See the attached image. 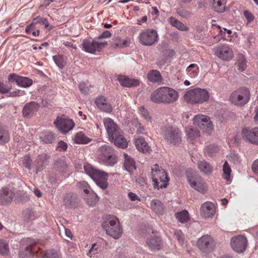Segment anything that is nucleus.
<instances>
[{"mask_svg":"<svg viewBox=\"0 0 258 258\" xmlns=\"http://www.w3.org/2000/svg\"><path fill=\"white\" fill-rule=\"evenodd\" d=\"M103 123L111 142L119 148H126L127 141L117 124L110 118H104Z\"/></svg>","mask_w":258,"mask_h":258,"instance_id":"1","label":"nucleus"},{"mask_svg":"<svg viewBox=\"0 0 258 258\" xmlns=\"http://www.w3.org/2000/svg\"><path fill=\"white\" fill-rule=\"evenodd\" d=\"M179 94L174 89L162 87L155 90L151 95V101L155 103L170 104L175 102L178 98Z\"/></svg>","mask_w":258,"mask_h":258,"instance_id":"2","label":"nucleus"},{"mask_svg":"<svg viewBox=\"0 0 258 258\" xmlns=\"http://www.w3.org/2000/svg\"><path fill=\"white\" fill-rule=\"evenodd\" d=\"M84 169L85 172L95 181L98 186L102 189L107 188V173L96 169L90 164L84 165Z\"/></svg>","mask_w":258,"mask_h":258,"instance_id":"3","label":"nucleus"},{"mask_svg":"<svg viewBox=\"0 0 258 258\" xmlns=\"http://www.w3.org/2000/svg\"><path fill=\"white\" fill-rule=\"evenodd\" d=\"M151 176L154 187L157 189L165 188L169 181V177L164 169L155 164L152 168Z\"/></svg>","mask_w":258,"mask_h":258,"instance_id":"4","label":"nucleus"},{"mask_svg":"<svg viewBox=\"0 0 258 258\" xmlns=\"http://www.w3.org/2000/svg\"><path fill=\"white\" fill-rule=\"evenodd\" d=\"M107 235L115 239L118 238L122 234V230L118 219L114 216L108 217L102 225Z\"/></svg>","mask_w":258,"mask_h":258,"instance_id":"5","label":"nucleus"},{"mask_svg":"<svg viewBox=\"0 0 258 258\" xmlns=\"http://www.w3.org/2000/svg\"><path fill=\"white\" fill-rule=\"evenodd\" d=\"M209 98L208 91L205 89L197 88L186 92L184 99L188 102L199 103L207 101Z\"/></svg>","mask_w":258,"mask_h":258,"instance_id":"6","label":"nucleus"},{"mask_svg":"<svg viewBox=\"0 0 258 258\" xmlns=\"http://www.w3.org/2000/svg\"><path fill=\"white\" fill-rule=\"evenodd\" d=\"M99 159L107 166H113L117 163V157L114 154L112 148L104 145L98 149Z\"/></svg>","mask_w":258,"mask_h":258,"instance_id":"7","label":"nucleus"},{"mask_svg":"<svg viewBox=\"0 0 258 258\" xmlns=\"http://www.w3.org/2000/svg\"><path fill=\"white\" fill-rule=\"evenodd\" d=\"M140 42L145 46H151L158 40L157 31L153 29L142 30L139 36Z\"/></svg>","mask_w":258,"mask_h":258,"instance_id":"8","label":"nucleus"},{"mask_svg":"<svg viewBox=\"0 0 258 258\" xmlns=\"http://www.w3.org/2000/svg\"><path fill=\"white\" fill-rule=\"evenodd\" d=\"M249 92L244 88H239L233 92L230 96V101L233 104L241 106L245 104L249 99Z\"/></svg>","mask_w":258,"mask_h":258,"instance_id":"9","label":"nucleus"},{"mask_svg":"<svg viewBox=\"0 0 258 258\" xmlns=\"http://www.w3.org/2000/svg\"><path fill=\"white\" fill-rule=\"evenodd\" d=\"M164 139L168 143L176 145L181 142V132L176 127H166L164 132Z\"/></svg>","mask_w":258,"mask_h":258,"instance_id":"10","label":"nucleus"},{"mask_svg":"<svg viewBox=\"0 0 258 258\" xmlns=\"http://www.w3.org/2000/svg\"><path fill=\"white\" fill-rule=\"evenodd\" d=\"M53 123L55 127L63 134L68 133L75 126L73 120L66 118L63 115L57 116Z\"/></svg>","mask_w":258,"mask_h":258,"instance_id":"11","label":"nucleus"},{"mask_svg":"<svg viewBox=\"0 0 258 258\" xmlns=\"http://www.w3.org/2000/svg\"><path fill=\"white\" fill-rule=\"evenodd\" d=\"M213 50L215 55L223 60L229 61L234 56L232 49L226 44L217 45Z\"/></svg>","mask_w":258,"mask_h":258,"instance_id":"12","label":"nucleus"},{"mask_svg":"<svg viewBox=\"0 0 258 258\" xmlns=\"http://www.w3.org/2000/svg\"><path fill=\"white\" fill-rule=\"evenodd\" d=\"M194 123L206 133H210L213 130L212 122L207 116L201 114L196 115L194 119Z\"/></svg>","mask_w":258,"mask_h":258,"instance_id":"13","label":"nucleus"},{"mask_svg":"<svg viewBox=\"0 0 258 258\" xmlns=\"http://www.w3.org/2000/svg\"><path fill=\"white\" fill-rule=\"evenodd\" d=\"M241 134L245 142L258 145V127L243 128Z\"/></svg>","mask_w":258,"mask_h":258,"instance_id":"14","label":"nucleus"},{"mask_svg":"<svg viewBox=\"0 0 258 258\" xmlns=\"http://www.w3.org/2000/svg\"><path fill=\"white\" fill-rule=\"evenodd\" d=\"M106 45V42H99L95 40L90 41L87 39L84 40L82 44L84 50L90 53H94L96 51H100Z\"/></svg>","mask_w":258,"mask_h":258,"instance_id":"15","label":"nucleus"},{"mask_svg":"<svg viewBox=\"0 0 258 258\" xmlns=\"http://www.w3.org/2000/svg\"><path fill=\"white\" fill-rule=\"evenodd\" d=\"M190 186L195 190L201 193L207 191V186L203 179L200 176H195L187 178Z\"/></svg>","mask_w":258,"mask_h":258,"instance_id":"16","label":"nucleus"},{"mask_svg":"<svg viewBox=\"0 0 258 258\" xmlns=\"http://www.w3.org/2000/svg\"><path fill=\"white\" fill-rule=\"evenodd\" d=\"M213 239L208 235H203L197 241L198 248L206 253L210 252L213 249Z\"/></svg>","mask_w":258,"mask_h":258,"instance_id":"17","label":"nucleus"},{"mask_svg":"<svg viewBox=\"0 0 258 258\" xmlns=\"http://www.w3.org/2000/svg\"><path fill=\"white\" fill-rule=\"evenodd\" d=\"M247 240L242 235L233 237L231 240V246L232 249L237 252H243L246 249Z\"/></svg>","mask_w":258,"mask_h":258,"instance_id":"18","label":"nucleus"},{"mask_svg":"<svg viewBox=\"0 0 258 258\" xmlns=\"http://www.w3.org/2000/svg\"><path fill=\"white\" fill-rule=\"evenodd\" d=\"M8 80L11 82H15L18 86L25 88L31 86L33 83L31 79L17 75L15 74H10L8 77Z\"/></svg>","mask_w":258,"mask_h":258,"instance_id":"19","label":"nucleus"},{"mask_svg":"<svg viewBox=\"0 0 258 258\" xmlns=\"http://www.w3.org/2000/svg\"><path fill=\"white\" fill-rule=\"evenodd\" d=\"M39 104L35 101H31L26 103L22 109V114L24 117L30 118L38 110Z\"/></svg>","mask_w":258,"mask_h":258,"instance_id":"20","label":"nucleus"},{"mask_svg":"<svg viewBox=\"0 0 258 258\" xmlns=\"http://www.w3.org/2000/svg\"><path fill=\"white\" fill-rule=\"evenodd\" d=\"M14 191L8 187L0 189V204L7 205L11 203L14 197Z\"/></svg>","mask_w":258,"mask_h":258,"instance_id":"21","label":"nucleus"},{"mask_svg":"<svg viewBox=\"0 0 258 258\" xmlns=\"http://www.w3.org/2000/svg\"><path fill=\"white\" fill-rule=\"evenodd\" d=\"M200 212L203 217L212 218L215 213V207L212 202H206L201 206Z\"/></svg>","mask_w":258,"mask_h":258,"instance_id":"22","label":"nucleus"},{"mask_svg":"<svg viewBox=\"0 0 258 258\" xmlns=\"http://www.w3.org/2000/svg\"><path fill=\"white\" fill-rule=\"evenodd\" d=\"M95 104L97 107L103 111L110 112L112 111V107L109 102L102 96H99L96 99Z\"/></svg>","mask_w":258,"mask_h":258,"instance_id":"23","label":"nucleus"},{"mask_svg":"<svg viewBox=\"0 0 258 258\" xmlns=\"http://www.w3.org/2000/svg\"><path fill=\"white\" fill-rule=\"evenodd\" d=\"M117 80L120 84L125 87H136L140 85V81L137 79H132L125 76H118Z\"/></svg>","mask_w":258,"mask_h":258,"instance_id":"24","label":"nucleus"},{"mask_svg":"<svg viewBox=\"0 0 258 258\" xmlns=\"http://www.w3.org/2000/svg\"><path fill=\"white\" fill-rule=\"evenodd\" d=\"M198 167L201 172L207 175H210L213 171V166L205 160L199 161Z\"/></svg>","mask_w":258,"mask_h":258,"instance_id":"25","label":"nucleus"},{"mask_svg":"<svg viewBox=\"0 0 258 258\" xmlns=\"http://www.w3.org/2000/svg\"><path fill=\"white\" fill-rule=\"evenodd\" d=\"M124 167L125 170L129 172H133L136 169L134 160L125 153L124 154Z\"/></svg>","mask_w":258,"mask_h":258,"instance_id":"26","label":"nucleus"},{"mask_svg":"<svg viewBox=\"0 0 258 258\" xmlns=\"http://www.w3.org/2000/svg\"><path fill=\"white\" fill-rule=\"evenodd\" d=\"M147 78L150 82L153 83L160 84L162 81L160 73L155 70H152L148 73Z\"/></svg>","mask_w":258,"mask_h":258,"instance_id":"27","label":"nucleus"},{"mask_svg":"<svg viewBox=\"0 0 258 258\" xmlns=\"http://www.w3.org/2000/svg\"><path fill=\"white\" fill-rule=\"evenodd\" d=\"M135 145L138 150L142 152H148L150 150V147L142 137H139L135 140Z\"/></svg>","mask_w":258,"mask_h":258,"instance_id":"28","label":"nucleus"},{"mask_svg":"<svg viewBox=\"0 0 258 258\" xmlns=\"http://www.w3.org/2000/svg\"><path fill=\"white\" fill-rule=\"evenodd\" d=\"M151 208L156 214L161 215L164 214L165 207L162 203L158 200L152 201Z\"/></svg>","mask_w":258,"mask_h":258,"instance_id":"29","label":"nucleus"},{"mask_svg":"<svg viewBox=\"0 0 258 258\" xmlns=\"http://www.w3.org/2000/svg\"><path fill=\"white\" fill-rule=\"evenodd\" d=\"M213 4L215 11L222 13L225 10L227 0H209Z\"/></svg>","mask_w":258,"mask_h":258,"instance_id":"30","label":"nucleus"},{"mask_svg":"<svg viewBox=\"0 0 258 258\" xmlns=\"http://www.w3.org/2000/svg\"><path fill=\"white\" fill-rule=\"evenodd\" d=\"M147 243L150 248L152 249H159L161 240L160 237L154 236L148 239Z\"/></svg>","mask_w":258,"mask_h":258,"instance_id":"31","label":"nucleus"},{"mask_svg":"<svg viewBox=\"0 0 258 258\" xmlns=\"http://www.w3.org/2000/svg\"><path fill=\"white\" fill-rule=\"evenodd\" d=\"M167 21L171 25L180 31H184L188 30L187 27H186L181 22L179 21L174 17H171L167 19Z\"/></svg>","mask_w":258,"mask_h":258,"instance_id":"32","label":"nucleus"},{"mask_svg":"<svg viewBox=\"0 0 258 258\" xmlns=\"http://www.w3.org/2000/svg\"><path fill=\"white\" fill-rule=\"evenodd\" d=\"M84 199L88 205L90 207L94 206L98 201V196L93 191L85 195Z\"/></svg>","mask_w":258,"mask_h":258,"instance_id":"33","label":"nucleus"},{"mask_svg":"<svg viewBox=\"0 0 258 258\" xmlns=\"http://www.w3.org/2000/svg\"><path fill=\"white\" fill-rule=\"evenodd\" d=\"M77 200L76 195L74 194H68L63 198V203L68 208H72Z\"/></svg>","mask_w":258,"mask_h":258,"instance_id":"34","label":"nucleus"},{"mask_svg":"<svg viewBox=\"0 0 258 258\" xmlns=\"http://www.w3.org/2000/svg\"><path fill=\"white\" fill-rule=\"evenodd\" d=\"M130 43L127 39L121 40L119 37H114L111 41L112 46L114 48L127 46Z\"/></svg>","mask_w":258,"mask_h":258,"instance_id":"35","label":"nucleus"},{"mask_svg":"<svg viewBox=\"0 0 258 258\" xmlns=\"http://www.w3.org/2000/svg\"><path fill=\"white\" fill-rule=\"evenodd\" d=\"M186 135L190 141H193L200 137V132L196 128L191 126H188L186 128Z\"/></svg>","mask_w":258,"mask_h":258,"instance_id":"36","label":"nucleus"},{"mask_svg":"<svg viewBox=\"0 0 258 258\" xmlns=\"http://www.w3.org/2000/svg\"><path fill=\"white\" fill-rule=\"evenodd\" d=\"M10 137L9 132L0 124V143L4 144L10 141Z\"/></svg>","mask_w":258,"mask_h":258,"instance_id":"37","label":"nucleus"},{"mask_svg":"<svg viewBox=\"0 0 258 258\" xmlns=\"http://www.w3.org/2000/svg\"><path fill=\"white\" fill-rule=\"evenodd\" d=\"M74 141L77 144H87L90 142L91 140L86 137L85 135L82 132H79L76 134Z\"/></svg>","mask_w":258,"mask_h":258,"instance_id":"38","label":"nucleus"},{"mask_svg":"<svg viewBox=\"0 0 258 258\" xmlns=\"http://www.w3.org/2000/svg\"><path fill=\"white\" fill-rule=\"evenodd\" d=\"M175 217L179 222L184 223L189 220V214L187 211L183 210L175 213Z\"/></svg>","mask_w":258,"mask_h":258,"instance_id":"39","label":"nucleus"},{"mask_svg":"<svg viewBox=\"0 0 258 258\" xmlns=\"http://www.w3.org/2000/svg\"><path fill=\"white\" fill-rule=\"evenodd\" d=\"M44 162V157L43 156H38L37 159L32 164L33 167L35 169L36 172L41 171L42 169L43 163Z\"/></svg>","mask_w":258,"mask_h":258,"instance_id":"40","label":"nucleus"},{"mask_svg":"<svg viewBox=\"0 0 258 258\" xmlns=\"http://www.w3.org/2000/svg\"><path fill=\"white\" fill-rule=\"evenodd\" d=\"M237 69L241 72L246 68V60L242 54H239L237 61Z\"/></svg>","mask_w":258,"mask_h":258,"instance_id":"41","label":"nucleus"},{"mask_svg":"<svg viewBox=\"0 0 258 258\" xmlns=\"http://www.w3.org/2000/svg\"><path fill=\"white\" fill-rule=\"evenodd\" d=\"M53 60L60 69H62L66 64V59L60 55H54L53 56Z\"/></svg>","mask_w":258,"mask_h":258,"instance_id":"42","label":"nucleus"},{"mask_svg":"<svg viewBox=\"0 0 258 258\" xmlns=\"http://www.w3.org/2000/svg\"><path fill=\"white\" fill-rule=\"evenodd\" d=\"M9 253V247L8 243L3 239H0V254L7 255Z\"/></svg>","mask_w":258,"mask_h":258,"instance_id":"43","label":"nucleus"},{"mask_svg":"<svg viewBox=\"0 0 258 258\" xmlns=\"http://www.w3.org/2000/svg\"><path fill=\"white\" fill-rule=\"evenodd\" d=\"M23 216L24 220L29 221L35 219V213L31 209H28L23 211Z\"/></svg>","mask_w":258,"mask_h":258,"instance_id":"44","label":"nucleus"},{"mask_svg":"<svg viewBox=\"0 0 258 258\" xmlns=\"http://www.w3.org/2000/svg\"><path fill=\"white\" fill-rule=\"evenodd\" d=\"M78 187L83 189L84 193L87 195L89 194L91 191H93L89 185L85 181H82L77 183Z\"/></svg>","mask_w":258,"mask_h":258,"instance_id":"45","label":"nucleus"},{"mask_svg":"<svg viewBox=\"0 0 258 258\" xmlns=\"http://www.w3.org/2000/svg\"><path fill=\"white\" fill-rule=\"evenodd\" d=\"M176 12L179 16L185 19H189L192 16L190 12L182 9H176Z\"/></svg>","mask_w":258,"mask_h":258,"instance_id":"46","label":"nucleus"},{"mask_svg":"<svg viewBox=\"0 0 258 258\" xmlns=\"http://www.w3.org/2000/svg\"><path fill=\"white\" fill-rule=\"evenodd\" d=\"M42 141L46 144H51L55 141L54 135L51 133H46L42 138Z\"/></svg>","mask_w":258,"mask_h":258,"instance_id":"47","label":"nucleus"},{"mask_svg":"<svg viewBox=\"0 0 258 258\" xmlns=\"http://www.w3.org/2000/svg\"><path fill=\"white\" fill-rule=\"evenodd\" d=\"M20 162H21L22 164L28 168V170H30L33 167L32 165L31 164V160L29 155H26L21 158Z\"/></svg>","mask_w":258,"mask_h":258,"instance_id":"48","label":"nucleus"},{"mask_svg":"<svg viewBox=\"0 0 258 258\" xmlns=\"http://www.w3.org/2000/svg\"><path fill=\"white\" fill-rule=\"evenodd\" d=\"M32 255V250L29 246H26L25 250L20 254L21 258H30Z\"/></svg>","mask_w":258,"mask_h":258,"instance_id":"49","label":"nucleus"},{"mask_svg":"<svg viewBox=\"0 0 258 258\" xmlns=\"http://www.w3.org/2000/svg\"><path fill=\"white\" fill-rule=\"evenodd\" d=\"M174 237L178 240L180 245L183 244L184 236L180 230H176L174 233Z\"/></svg>","mask_w":258,"mask_h":258,"instance_id":"50","label":"nucleus"},{"mask_svg":"<svg viewBox=\"0 0 258 258\" xmlns=\"http://www.w3.org/2000/svg\"><path fill=\"white\" fill-rule=\"evenodd\" d=\"M38 19V17L35 18L33 19L32 23L26 27L25 31L27 34H29L31 32L32 30H35V26L37 24H38L39 23V21H37V20Z\"/></svg>","mask_w":258,"mask_h":258,"instance_id":"51","label":"nucleus"},{"mask_svg":"<svg viewBox=\"0 0 258 258\" xmlns=\"http://www.w3.org/2000/svg\"><path fill=\"white\" fill-rule=\"evenodd\" d=\"M223 170L224 173L225 175V176L224 178L228 180V179L229 178V176L230 175L231 170V168L227 161H226L223 165Z\"/></svg>","mask_w":258,"mask_h":258,"instance_id":"52","label":"nucleus"},{"mask_svg":"<svg viewBox=\"0 0 258 258\" xmlns=\"http://www.w3.org/2000/svg\"><path fill=\"white\" fill-rule=\"evenodd\" d=\"M22 244L26 245V246H29L30 248H31V246L36 244L37 241L31 238H27L25 239H23L22 241Z\"/></svg>","mask_w":258,"mask_h":258,"instance_id":"53","label":"nucleus"},{"mask_svg":"<svg viewBox=\"0 0 258 258\" xmlns=\"http://www.w3.org/2000/svg\"><path fill=\"white\" fill-rule=\"evenodd\" d=\"M43 257L45 258H58V254L53 250H50L43 253Z\"/></svg>","mask_w":258,"mask_h":258,"instance_id":"54","label":"nucleus"},{"mask_svg":"<svg viewBox=\"0 0 258 258\" xmlns=\"http://www.w3.org/2000/svg\"><path fill=\"white\" fill-rule=\"evenodd\" d=\"M198 67L196 64H190L187 68L186 71L191 75L192 73L196 76L197 75V70Z\"/></svg>","mask_w":258,"mask_h":258,"instance_id":"55","label":"nucleus"},{"mask_svg":"<svg viewBox=\"0 0 258 258\" xmlns=\"http://www.w3.org/2000/svg\"><path fill=\"white\" fill-rule=\"evenodd\" d=\"M140 111L141 115L144 118V119L148 122H151V118L149 115V113L145 109L144 106H141L140 107Z\"/></svg>","mask_w":258,"mask_h":258,"instance_id":"56","label":"nucleus"},{"mask_svg":"<svg viewBox=\"0 0 258 258\" xmlns=\"http://www.w3.org/2000/svg\"><path fill=\"white\" fill-rule=\"evenodd\" d=\"M67 144L63 141H60L57 143V148L59 151H64L67 149Z\"/></svg>","mask_w":258,"mask_h":258,"instance_id":"57","label":"nucleus"},{"mask_svg":"<svg viewBox=\"0 0 258 258\" xmlns=\"http://www.w3.org/2000/svg\"><path fill=\"white\" fill-rule=\"evenodd\" d=\"M11 89V87H7L5 84L0 82V93L5 94L9 92Z\"/></svg>","mask_w":258,"mask_h":258,"instance_id":"58","label":"nucleus"},{"mask_svg":"<svg viewBox=\"0 0 258 258\" xmlns=\"http://www.w3.org/2000/svg\"><path fill=\"white\" fill-rule=\"evenodd\" d=\"M128 197L132 201H141L140 198L136 194L132 192H130L128 194Z\"/></svg>","mask_w":258,"mask_h":258,"instance_id":"59","label":"nucleus"},{"mask_svg":"<svg viewBox=\"0 0 258 258\" xmlns=\"http://www.w3.org/2000/svg\"><path fill=\"white\" fill-rule=\"evenodd\" d=\"M111 36V33L109 31H105L99 36L98 38H106L110 37Z\"/></svg>","mask_w":258,"mask_h":258,"instance_id":"60","label":"nucleus"},{"mask_svg":"<svg viewBox=\"0 0 258 258\" xmlns=\"http://www.w3.org/2000/svg\"><path fill=\"white\" fill-rule=\"evenodd\" d=\"M244 17L248 21L251 22V21H253V16L251 15V14L249 13L248 11H244Z\"/></svg>","mask_w":258,"mask_h":258,"instance_id":"61","label":"nucleus"},{"mask_svg":"<svg viewBox=\"0 0 258 258\" xmlns=\"http://www.w3.org/2000/svg\"><path fill=\"white\" fill-rule=\"evenodd\" d=\"M79 89L83 93V94H87V89L86 87V84L84 83H81L79 85Z\"/></svg>","mask_w":258,"mask_h":258,"instance_id":"62","label":"nucleus"},{"mask_svg":"<svg viewBox=\"0 0 258 258\" xmlns=\"http://www.w3.org/2000/svg\"><path fill=\"white\" fill-rule=\"evenodd\" d=\"M252 169L254 172L258 174V159L253 162Z\"/></svg>","mask_w":258,"mask_h":258,"instance_id":"63","label":"nucleus"},{"mask_svg":"<svg viewBox=\"0 0 258 258\" xmlns=\"http://www.w3.org/2000/svg\"><path fill=\"white\" fill-rule=\"evenodd\" d=\"M63 44L66 46H67V47H68L69 48H74L75 49H76V48H77V47H76V46L75 45H74V44H72L71 42H68V41L64 42L63 43Z\"/></svg>","mask_w":258,"mask_h":258,"instance_id":"64","label":"nucleus"}]
</instances>
